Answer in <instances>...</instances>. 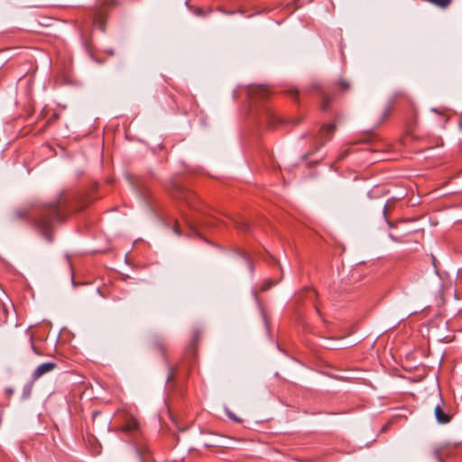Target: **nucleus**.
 <instances>
[{
	"mask_svg": "<svg viewBox=\"0 0 462 462\" xmlns=\"http://www.w3.org/2000/svg\"><path fill=\"white\" fill-rule=\"evenodd\" d=\"M65 218V204L61 198L45 205L33 223L40 234L47 242L53 241L52 231L54 224Z\"/></svg>",
	"mask_w": 462,
	"mask_h": 462,
	"instance_id": "nucleus-1",
	"label": "nucleus"
},
{
	"mask_svg": "<svg viewBox=\"0 0 462 462\" xmlns=\"http://www.w3.org/2000/svg\"><path fill=\"white\" fill-rule=\"evenodd\" d=\"M171 193L174 198L184 200L189 206H193L195 195L182 185L174 183Z\"/></svg>",
	"mask_w": 462,
	"mask_h": 462,
	"instance_id": "nucleus-2",
	"label": "nucleus"
},
{
	"mask_svg": "<svg viewBox=\"0 0 462 462\" xmlns=\"http://www.w3.org/2000/svg\"><path fill=\"white\" fill-rule=\"evenodd\" d=\"M247 92L252 101L265 99L270 95V90L263 86H251L249 87Z\"/></svg>",
	"mask_w": 462,
	"mask_h": 462,
	"instance_id": "nucleus-3",
	"label": "nucleus"
},
{
	"mask_svg": "<svg viewBox=\"0 0 462 462\" xmlns=\"http://www.w3.org/2000/svg\"><path fill=\"white\" fill-rule=\"evenodd\" d=\"M57 367V364L54 362H47L41 364L36 367L32 374V381H37L44 374L52 372Z\"/></svg>",
	"mask_w": 462,
	"mask_h": 462,
	"instance_id": "nucleus-4",
	"label": "nucleus"
},
{
	"mask_svg": "<svg viewBox=\"0 0 462 462\" xmlns=\"http://www.w3.org/2000/svg\"><path fill=\"white\" fill-rule=\"evenodd\" d=\"M336 125L333 124L323 125L318 137V142L323 145L327 141L330 140L335 133Z\"/></svg>",
	"mask_w": 462,
	"mask_h": 462,
	"instance_id": "nucleus-5",
	"label": "nucleus"
},
{
	"mask_svg": "<svg viewBox=\"0 0 462 462\" xmlns=\"http://www.w3.org/2000/svg\"><path fill=\"white\" fill-rule=\"evenodd\" d=\"M275 116L269 107H264L263 114L260 116V121L263 124H265L268 127H274Z\"/></svg>",
	"mask_w": 462,
	"mask_h": 462,
	"instance_id": "nucleus-6",
	"label": "nucleus"
},
{
	"mask_svg": "<svg viewBox=\"0 0 462 462\" xmlns=\"http://www.w3.org/2000/svg\"><path fill=\"white\" fill-rule=\"evenodd\" d=\"M139 430L137 420L133 417L126 418L125 423L121 426V430L125 433H134Z\"/></svg>",
	"mask_w": 462,
	"mask_h": 462,
	"instance_id": "nucleus-7",
	"label": "nucleus"
},
{
	"mask_svg": "<svg viewBox=\"0 0 462 462\" xmlns=\"http://www.w3.org/2000/svg\"><path fill=\"white\" fill-rule=\"evenodd\" d=\"M434 412L436 420L440 424L448 423L451 420V416L439 404L436 405Z\"/></svg>",
	"mask_w": 462,
	"mask_h": 462,
	"instance_id": "nucleus-8",
	"label": "nucleus"
},
{
	"mask_svg": "<svg viewBox=\"0 0 462 462\" xmlns=\"http://www.w3.org/2000/svg\"><path fill=\"white\" fill-rule=\"evenodd\" d=\"M105 20L106 15L102 11H97L93 17V23L96 27L100 29L102 32L105 31Z\"/></svg>",
	"mask_w": 462,
	"mask_h": 462,
	"instance_id": "nucleus-9",
	"label": "nucleus"
},
{
	"mask_svg": "<svg viewBox=\"0 0 462 462\" xmlns=\"http://www.w3.org/2000/svg\"><path fill=\"white\" fill-rule=\"evenodd\" d=\"M319 91L322 96L321 109L323 111H326L328 109V106H329L330 97L325 90L320 88Z\"/></svg>",
	"mask_w": 462,
	"mask_h": 462,
	"instance_id": "nucleus-10",
	"label": "nucleus"
},
{
	"mask_svg": "<svg viewBox=\"0 0 462 462\" xmlns=\"http://www.w3.org/2000/svg\"><path fill=\"white\" fill-rule=\"evenodd\" d=\"M337 86L343 92L347 91L350 88V83L345 79H340L337 81Z\"/></svg>",
	"mask_w": 462,
	"mask_h": 462,
	"instance_id": "nucleus-11",
	"label": "nucleus"
},
{
	"mask_svg": "<svg viewBox=\"0 0 462 462\" xmlns=\"http://www.w3.org/2000/svg\"><path fill=\"white\" fill-rule=\"evenodd\" d=\"M29 217V211L25 209H18L14 212V217L16 220L27 218Z\"/></svg>",
	"mask_w": 462,
	"mask_h": 462,
	"instance_id": "nucleus-12",
	"label": "nucleus"
},
{
	"mask_svg": "<svg viewBox=\"0 0 462 462\" xmlns=\"http://www.w3.org/2000/svg\"><path fill=\"white\" fill-rule=\"evenodd\" d=\"M393 103L390 102L386 105V106L383 112V121L385 120L390 116V114L393 111Z\"/></svg>",
	"mask_w": 462,
	"mask_h": 462,
	"instance_id": "nucleus-13",
	"label": "nucleus"
},
{
	"mask_svg": "<svg viewBox=\"0 0 462 462\" xmlns=\"http://www.w3.org/2000/svg\"><path fill=\"white\" fill-rule=\"evenodd\" d=\"M277 282H273V280H267L261 287V291H264L272 288L273 285H275Z\"/></svg>",
	"mask_w": 462,
	"mask_h": 462,
	"instance_id": "nucleus-14",
	"label": "nucleus"
},
{
	"mask_svg": "<svg viewBox=\"0 0 462 462\" xmlns=\"http://www.w3.org/2000/svg\"><path fill=\"white\" fill-rule=\"evenodd\" d=\"M31 392H32V386L31 385H26L23 388V397H25V398L29 397L30 394H31Z\"/></svg>",
	"mask_w": 462,
	"mask_h": 462,
	"instance_id": "nucleus-15",
	"label": "nucleus"
},
{
	"mask_svg": "<svg viewBox=\"0 0 462 462\" xmlns=\"http://www.w3.org/2000/svg\"><path fill=\"white\" fill-rule=\"evenodd\" d=\"M137 453H138V455H139V457H140L141 460H142L143 462H145V460H146V455H145V454H144L141 449H137Z\"/></svg>",
	"mask_w": 462,
	"mask_h": 462,
	"instance_id": "nucleus-16",
	"label": "nucleus"
},
{
	"mask_svg": "<svg viewBox=\"0 0 462 462\" xmlns=\"http://www.w3.org/2000/svg\"><path fill=\"white\" fill-rule=\"evenodd\" d=\"M236 227H237V228H239V229H242V230H245V231L248 230V225H247V224H245V223H243V224H241V225H239V224H236Z\"/></svg>",
	"mask_w": 462,
	"mask_h": 462,
	"instance_id": "nucleus-17",
	"label": "nucleus"
},
{
	"mask_svg": "<svg viewBox=\"0 0 462 462\" xmlns=\"http://www.w3.org/2000/svg\"><path fill=\"white\" fill-rule=\"evenodd\" d=\"M348 154V150H346L344 152H342L339 155H338V160H343L345 159Z\"/></svg>",
	"mask_w": 462,
	"mask_h": 462,
	"instance_id": "nucleus-18",
	"label": "nucleus"
},
{
	"mask_svg": "<svg viewBox=\"0 0 462 462\" xmlns=\"http://www.w3.org/2000/svg\"><path fill=\"white\" fill-rule=\"evenodd\" d=\"M207 225H209V226H214L216 225V220L215 219H208L207 220Z\"/></svg>",
	"mask_w": 462,
	"mask_h": 462,
	"instance_id": "nucleus-19",
	"label": "nucleus"
},
{
	"mask_svg": "<svg viewBox=\"0 0 462 462\" xmlns=\"http://www.w3.org/2000/svg\"><path fill=\"white\" fill-rule=\"evenodd\" d=\"M245 259H246V261L248 263V265H249L251 271L253 272V265H252V263H251L250 259L247 256L245 257Z\"/></svg>",
	"mask_w": 462,
	"mask_h": 462,
	"instance_id": "nucleus-20",
	"label": "nucleus"
},
{
	"mask_svg": "<svg viewBox=\"0 0 462 462\" xmlns=\"http://www.w3.org/2000/svg\"><path fill=\"white\" fill-rule=\"evenodd\" d=\"M106 52L111 56L114 55V53H115L113 50H107V51H106Z\"/></svg>",
	"mask_w": 462,
	"mask_h": 462,
	"instance_id": "nucleus-21",
	"label": "nucleus"
},
{
	"mask_svg": "<svg viewBox=\"0 0 462 462\" xmlns=\"http://www.w3.org/2000/svg\"><path fill=\"white\" fill-rule=\"evenodd\" d=\"M291 93H292L293 97H295L298 96L297 90H292Z\"/></svg>",
	"mask_w": 462,
	"mask_h": 462,
	"instance_id": "nucleus-22",
	"label": "nucleus"
},
{
	"mask_svg": "<svg viewBox=\"0 0 462 462\" xmlns=\"http://www.w3.org/2000/svg\"><path fill=\"white\" fill-rule=\"evenodd\" d=\"M390 237L393 240V241H398L392 234H390Z\"/></svg>",
	"mask_w": 462,
	"mask_h": 462,
	"instance_id": "nucleus-23",
	"label": "nucleus"
},
{
	"mask_svg": "<svg viewBox=\"0 0 462 462\" xmlns=\"http://www.w3.org/2000/svg\"><path fill=\"white\" fill-rule=\"evenodd\" d=\"M230 418H231L232 420H234L239 421V420H238L237 418H236L235 416H233V415H232V416H230Z\"/></svg>",
	"mask_w": 462,
	"mask_h": 462,
	"instance_id": "nucleus-24",
	"label": "nucleus"
},
{
	"mask_svg": "<svg viewBox=\"0 0 462 462\" xmlns=\"http://www.w3.org/2000/svg\"><path fill=\"white\" fill-rule=\"evenodd\" d=\"M431 111L434 112V113H439L437 108H432Z\"/></svg>",
	"mask_w": 462,
	"mask_h": 462,
	"instance_id": "nucleus-25",
	"label": "nucleus"
},
{
	"mask_svg": "<svg viewBox=\"0 0 462 462\" xmlns=\"http://www.w3.org/2000/svg\"><path fill=\"white\" fill-rule=\"evenodd\" d=\"M174 231H175V233H176V234H178V235L180 234V231H179V228H178V227H175V228H174Z\"/></svg>",
	"mask_w": 462,
	"mask_h": 462,
	"instance_id": "nucleus-26",
	"label": "nucleus"
},
{
	"mask_svg": "<svg viewBox=\"0 0 462 462\" xmlns=\"http://www.w3.org/2000/svg\"><path fill=\"white\" fill-rule=\"evenodd\" d=\"M158 346L163 350V346L162 344H158Z\"/></svg>",
	"mask_w": 462,
	"mask_h": 462,
	"instance_id": "nucleus-27",
	"label": "nucleus"
},
{
	"mask_svg": "<svg viewBox=\"0 0 462 462\" xmlns=\"http://www.w3.org/2000/svg\"><path fill=\"white\" fill-rule=\"evenodd\" d=\"M383 214L386 215V206L383 208Z\"/></svg>",
	"mask_w": 462,
	"mask_h": 462,
	"instance_id": "nucleus-28",
	"label": "nucleus"
},
{
	"mask_svg": "<svg viewBox=\"0 0 462 462\" xmlns=\"http://www.w3.org/2000/svg\"><path fill=\"white\" fill-rule=\"evenodd\" d=\"M202 14V11L199 10L198 14Z\"/></svg>",
	"mask_w": 462,
	"mask_h": 462,
	"instance_id": "nucleus-29",
	"label": "nucleus"
}]
</instances>
